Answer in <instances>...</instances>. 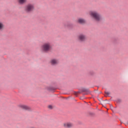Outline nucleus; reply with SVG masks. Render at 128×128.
I'll use <instances>...</instances> for the list:
<instances>
[{
	"label": "nucleus",
	"instance_id": "obj_1",
	"mask_svg": "<svg viewBox=\"0 0 128 128\" xmlns=\"http://www.w3.org/2000/svg\"><path fill=\"white\" fill-rule=\"evenodd\" d=\"M89 15L95 22H102V20H104L102 16L98 12V11H90L89 12Z\"/></svg>",
	"mask_w": 128,
	"mask_h": 128
},
{
	"label": "nucleus",
	"instance_id": "obj_2",
	"mask_svg": "<svg viewBox=\"0 0 128 128\" xmlns=\"http://www.w3.org/2000/svg\"><path fill=\"white\" fill-rule=\"evenodd\" d=\"M52 44L50 42H46L41 46V50L44 52H48L52 50Z\"/></svg>",
	"mask_w": 128,
	"mask_h": 128
},
{
	"label": "nucleus",
	"instance_id": "obj_3",
	"mask_svg": "<svg viewBox=\"0 0 128 128\" xmlns=\"http://www.w3.org/2000/svg\"><path fill=\"white\" fill-rule=\"evenodd\" d=\"M34 10V4H28L24 8V11L26 12L30 13Z\"/></svg>",
	"mask_w": 128,
	"mask_h": 128
},
{
	"label": "nucleus",
	"instance_id": "obj_4",
	"mask_svg": "<svg viewBox=\"0 0 128 128\" xmlns=\"http://www.w3.org/2000/svg\"><path fill=\"white\" fill-rule=\"evenodd\" d=\"M78 38L80 42H85L86 40V36L84 34H80L78 36Z\"/></svg>",
	"mask_w": 128,
	"mask_h": 128
},
{
	"label": "nucleus",
	"instance_id": "obj_5",
	"mask_svg": "<svg viewBox=\"0 0 128 128\" xmlns=\"http://www.w3.org/2000/svg\"><path fill=\"white\" fill-rule=\"evenodd\" d=\"M50 63L51 66H56L58 64V60L56 58L51 59Z\"/></svg>",
	"mask_w": 128,
	"mask_h": 128
},
{
	"label": "nucleus",
	"instance_id": "obj_6",
	"mask_svg": "<svg viewBox=\"0 0 128 128\" xmlns=\"http://www.w3.org/2000/svg\"><path fill=\"white\" fill-rule=\"evenodd\" d=\"M63 126L66 128H70L74 126V124L70 122H66L63 124Z\"/></svg>",
	"mask_w": 128,
	"mask_h": 128
},
{
	"label": "nucleus",
	"instance_id": "obj_7",
	"mask_svg": "<svg viewBox=\"0 0 128 128\" xmlns=\"http://www.w3.org/2000/svg\"><path fill=\"white\" fill-rule=\"evenodd\" d=\"M18 108H22V110H30V108L28 106L26 105L22 104L18 105Z\"/></svg>",
	"mask_w": 128,
	"mask_h": 128
},
{
	"label": "nucleus",
	"instance_id": "obj_8",
	"mask_svg": "<svg viewBox=\"0 0 128 128\" xmlns=\"http://www.w3.org/2000/svg\"><path fill=\"white\" fill-rule=\"evenodd\" d=\"M76 22L78 24H84L86 23V20L82 18H78Z\"/></svg>",
	"mask_w": 128,
	"mask_h": 128
},
{
	"label": "nucleus",
	"instance_id": "obj_9",
	"mask_svg": "<svg viewBox=\"0 0 128 128\" xmlns=\"http://www.w3.org/2000/svg\"><path fill=\"white\" fill-rule=\"evenodd\" d=\"M28 2V0H18V2L19 4H24Z\"/></svg>",
	"mask_w": 128,
	"mask_h": 128
},
{
	"label": "nucleus",
	"instance_id": "obj_10",
	"mask_svg": "<svg viewBox=\"0 0 128 128\" xmlns=\"http://www.w3.org/2000/svg\"><path fill=\"white\" fill-rule=\"evenodd\" d=\"M4 28V25L2 22H0V30H2Z\"/></svg>",
	"mask_w": 128,
	"mask_h": 128
},
{
	"label": "nucleus",
	"instance_id": "obj_11",
	"mask_svg": "<svg viewBox=\"0 0 128 128\" xmlns=\"http://www.w3.org/2000/svg\"><path fill=\"white\" fill-rule=\"evenodd\" d=\"M65 28H70V23L66 24Z\"/></svg>",
	"mask_w": 128,
	"mask_h": 128
},
{
	"label": "nucleus",
	"instance_id": "obj_12",
	"mask_svg": "<svg viewBox=\"0 0 128 128\" xmlns=\"http://www.w3.org/2000/svg\"><path fill=\"white\" fill-rule=\"evenodd\" d=\"M105 94L106 96H110V93L108 92H105Z\"/></svg>",
	"mask_w": 128,
	"mask_h": 128
},
{
	"label": "nucleus",
	"instance_id": "obj_13",
	"mask_svg": "<svg viewBox=\"0 0 128 128\" xmlns=\"http://www.w3.org/2000/svg\"><path fill=\"white\" fill-rule=\"evenodd\" d=\"M48 108L52 109V106L51 105H50L48 106Z\"/></svg>",
	"mask_w": 128,
	"mask_h": 128
},
{
	"label": "nucleus",
	"instance_id": "obj_14",
	"mask_svg": "<svg viewBox=\"0 0 128 128\" xmlns=\"http://www.w3.org/2000/svg\"><path fill=\"white\" fill-rule=\"evenodd\" d=\"M78 94V92H75V94Z\"/></svg>",
	"mask_w": 128,
	"mask_h": 128
}]
</instances>
